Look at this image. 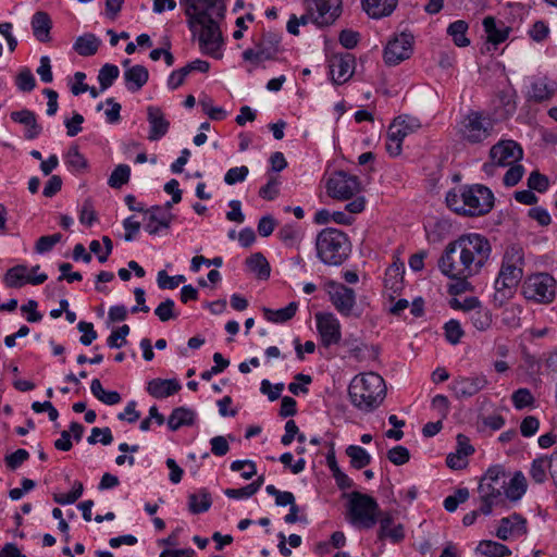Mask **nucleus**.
Wrapping results in <instances>:
<instances>
[{
	"instance_id": "f257e3e1",
	"label": "nucleus",
	"mask_w": 557,
	"mask_h": 557,
	"mask_svg": "<svg viewBox=\"0 0 557 557\" xmlns=\"http://www.w3.org/2000/svg\"><path fill=\"white\" fill-rule=\"evenodd\" d=\"M492 245L479 233L460 235L448 243L437 261L440 271L456 283L449 286V294L458 295L470 288L469 277L478 275L491 258Z\"/></svg>"
},
{
	"instance_id": "f03ea898",
	"label": "nucleus",
	"mask_w": 557,
	"mask_h": 557,
	"mask_svg": "<svg viewBox=\"0 0 557 557\" xmlns=\"http://www.w3.org/2000/svg\"><path fill=\"white\" fill-rule=\"evenodd\" d=\"M525 265L524 251L519 245H510L506 248L498 275L494 283L495 293L493 302L502 307L506 300L512 297L516 287L523 277Z\"/></svg>"
},
{
	"instance_id": "7ed1b4c3",
	"label": "nucleus",
	"mask_w": 557,
	"mask_h": 557,
	"mask_svg": "<svg viewBox=\"0 0 557 557\" xmlns=\"http://www.w3.org/2000/svg\"><path fill=\"white\" fill-rule=\"evenodd\" d=\"M351 404L359 410L370 412L377 408L386 396L383 377L374 372L356 375L348 387Z\"/></svg>"
},
{
	"instance_id": "20e7f679",
	"label": "nucleus",
	"mask_w": 557,
	"mask_h": 557,
	"mask_svg": "<svg viewBox=\"0 0 557 557\" xmlns=\"http://www.w3.org/2000/svg\"><path fill=\"white\" fill-rule=\"evenodd\" d=\"M447 206L458 214L479 216L488 213L494 206L492 191L483 185L463 187L460 194L448 191Z\"/></svg>"
},
{
	"instance_id": "39448f33",
	"label": "nucleus",
	"mask_w": 557,
	"mask_h": 557,
	"mask_svg": "<svg viewBox=\"0 0 557 557\" xmlns=\"http://www.w3.org/2000/svg\"><path fill=\"white\" fill-rule=\"evenodd\" d=\"M317 257L327 265H341L350 253L348 236L341 230L326 227L315 238Z\"/></svg>"
},
{
	"instance_id": "423d86ee",
	"label": "nucleus",
	"mask_w": 557,
	"mask_h": 557,
	"mask_svg": "<svg viewBox=\"0 0 557 557\" xmlns=\"http://www.w3.org/2000/svg\"><path fill=\"white\" fill-rule=\"evenodd\" d=\"M507 485V475L499 466L490 468L480 481L478 492L482 503L481 513L487 516L494 506L504 502L503 495Z\"/></svg>"
},
{
	"instance_id": "0eeeda50",
	"label": "nucleus",
	"mask_w": 557,
	"mask_h": 557,
	"mask_svg": "<svg viewBox=\"0 0 557 557\" xmlns=\"http://www.w3.org/2000/svg\"><path fill=\"white\" fill-rule=\"evenodd\" d=\"M382 513L377 502L372 496L360 492L349 494L348 519L351 524L371 529Z\"/></svg>"
},
{
	"instance_id": "6e6552de",
	"label": "nucleus",
	"mask_w": 557,
	"mask_h": 557,
	"mask_svg": "<svg viewBox=\"0 0 557 557\" xmlns=\"http://www.w3.org/2000/svg\"><path fill=\"white\" fill-rule=\"evenodd\" d=\"M281 35L270 30H263L258 38H253L255 48L246 49L243 52V60L249 62L253 67L259 66L263 61L273 60L280 51Z\"/></svg>"
},
{
	"instance_id": "1a4fd4ad",
	"label": "nucleus",
	"mask_w": 557,
	"mask_h": 557,
	"mask_svg": "<svg viewBox=\"0 0 557 557\" xmlns=\"http://www.w3.org/2000/svg\"><path fill=\"white\" fill-rule=\"evenodd\" d=\"M180 2L185 8L191 30H196L197 23H208L214 20V16H223L224 5L221 0H180Z\"/></svg>"
},
{
	"instance_id": "9d476101",
	"label": "nucleus",
	"mask_w": 557,
	"mask_h": 557,
	"mask_svg": "<svg viewBox=\"0 0 557 557\" xmlns=\"http://www.w3.org/2000/svg\"><path fill=\"white\" fill-rule=\"evenodd\" d=\"M523 296L540 304H550L556 296V280L548 273L529 276L522 286Z\"/></svg>"
},
{
	"instance_id": "9b49d317",
	"label": "nucleus",
	"mask_w": 557,
	"mask_h": 557,
	"mask_svg": "<svg viewBox=\"0 0 557 557\" xmlns=\"http://www.w3.org/2000/svg\"><path fill=\"white\" fill-rule=\"evenodd\" d=\"M493 131V122L481 112L471 111L461 122L460 134L462 139L470 144L485 140Z\"/></svg>"
},
{
	"instance_id": "f8f14e48",
	"label": "nucleus",
	"mask_w": 557,
	"mask_h": 557,
	"mask_svg": "<svg viewBox=\"0 0 557 557\" xmlns=\"http://www.w3.org/2000/svg\"><path fill=\"white\" fill-rule=\"evenodd\" d=\"M191 32L198 34L199 48L202 53L215 59L222 58L220 49L223 44V37L215 20H211L208 23H197L196 30Z\"/></svg>"
},
{
	"instance_id": "ddd939ff",
	"label": "nucleus",
	"mask_w": 557,
	"mask_h": 557,
	"mask_svg": "<svg viewBox=\"0 0 557 557\" xmlns=\"http://www.w3.org/2000/svg\"><path fill=\"white\" fill-rule=\"evenodd\" d=\"M523 156L521 147L513 140H502L490 150L491 162L483 165L487 174H493L495 166H509Z\"/></svg>"
},
{
	"instance_id": "4468645a",
	"label": "nucleus",
	"mask_w": 557,
	"mask_h": 557,
	"mask_svg": "<svg viewBox=\"0 0 557 557\" xmlns=\"http://www.w3.org/2000/svg\"><path fill=\"white\" fill-rule=\"evenodd\" d=\"M360 190L359 178L344 171L333 173L326 182V193L335 199H350L359 194Z\"/></svg>"
},
{
	"instance_id": "2eb2a0df",
	"label": "nucleus",
	"mask_w": 557,
	"mask_h": 557,
	"mask_svg": "<svg viewBox=\"0 0 557 557\" xmlns=\"http://www.w3.org/2000/svg\"><path fill=\"white\" fill-rule=\"evenodd\" d=\"M326 292L330 301L339 314L343 317H360V313L355 312L356 294L352 288L343 283L330 282L326 285Z\"/></svg>"
},
{
	"instance_id": "dca6fc26",
	"label": "nucleus",
	"mask_w": 557,
	"mask_h": 557,
	"mask_svg": "<svg viewBox=\"0 0 557 557\" xmlns=\"http://www.w3.org/2000/svg\"><path fill=\"white\" fill-rule=\"evenodd\" d=\"M305 7L320 27L332 25L342 14V0H305Z\"/></svg>"
},
{
	"instance_id": "f3484780",
	"label": "nucleus",
	"mask_w": 557,
	"mask_h": 557,
	"mask_svg": "<svg viewBox=\"0 0 557 557\" xmlns=\"http://www.w3.org/2000/svg\"><path fill=\"white\" fill-rule=\"evenodd\" d=\"M413 37L410 34L401 33L388 40L384 49V61L387 65L394 66L410 58L412 53Z\"/></svg>"
},
{
	"instance_id": "a211bd4d",
	"label": "nucleus",
	"mask_w": 557,
	"mask_h": 557,
	"mask_svg": "<svg viewBox=\"0 0 557 557\" xmlns=\"http://www.w3.org/2000/svg\"><path fill=\"white\" fill-rule=\"evenodd\" d=\"M317 329L325 347L336 345L341 342V323L331 312H318L314 315Z\"/></svg>"
},
{
	"instance_id": "6ab92c4d",
	"label": "nucleus",
	"mask_w": 557,
	"mask_h": 557,
	"mask_svg": "<svg viewBox=\"0 0 557 557\" xmlns=\"http://www.w3.org/2000/svg\"><path fill=\"white\" fill-rule=\"evenodd\" d=\"M355 58L351 53L335 54L330 60V74L335 84L347 82L354 74Z\"/></svg>"
},
{
	"instance_id": "aec40b11",
	"label": "nucleus",
	"mask_w": 557,
	"mask_h": 557,
	"mask_svg": "<svg viewBox=\"0 0 557 557\" xmlns=\"http://www.w3.org/2000/svg\"><path fill=\"white\" fill-rule=\"evenodd\" d=\"M145 230L150 235H157L161 230H168L174 219L172 212H168L166 209H160V206H153L149 209H145Z\"/></svg>"
},
{
	"instance_id": "412c9836",
	"label": "nucleus",
	"mask_w": 557,
	"mask_h": 557,
	"mask_svg": "<svg viewBox=\"0 0 557 557\" xmlns=\"http://www.w3.org/2000/svg\"><path fill=\"white\" fill-rule=\"evenodd\" d=\"M46 280L47 275L45 273L38 275L28 274L27 267L23 264H18L9 269L4 276L5 285L11 288H20L27 283L39 285L42 284Z\"/></svg>"
},
{
	"instance_id": "4be33fe9",
	"label": "nucleus",
	"mask_w": 557,
	"mask_h": 557,
	"mask_svg": "<svg viewBox=\"0 0 557 557\" xmlns=\"http://www.w3.org/2000/svg\"><path fill=\"white\" fill-rule=\"evenodd\" d=\"M487 385L484 375L471 377L459 376L450 384V389L457 398H468L474 396Z\"/></svg>"
},
{
	"instance_id": "5701e85b",
	"label": "nucleus",
	"mask_w": 557,
	"mask_h": 557,
	"mask_svg": "<svg viewBox=\"0 0 557 557\" xmlns=\"http://www.w3.org/2000/svg\"><path fill=\"white\" fill-rule=\"evenodd\" d=\"M528 532L527 520L519 513L503 518L496 531V536L503 541L509 537H520Z\"/></svg>"
},
{
	"instance_id": "b1692460",
	"label": "nucleus",
	"mask_w": 557,
	"mask_h": 557,
	"mask_svg": "<svg viewBox=\"0 0 557 557\" xmlns=\"http://www.w3.org/2000/svg\"><path fill=\"white\" fill-rule=\"evenodd\" d=\"M147 120L150 125L148 139L151 141L159 140L169 131L170 122L165 119L164 113L158 107L147 108Z\"/></svg>"
},
{
	"instance_id": "393cba45",
	"label": "nucleus",
	"mask_w": 557,
	"mask_h": 557,
	"mask_svg": "<svg viewBox=\"0 0 557 557\" xmlns=\"http://www.w3.org/2000/svg\"><path fill=\"white\" fill-rule=\"evenodd\" d=\"M377 521L380 522L377 532L380 541L389 539L393 543H399L405 539L403 524L398 523L393 525L394 519L389 512H383Z\"/></svg>"
},
{
	"instance_id": "a878e982",
	"label": "nucleus",
	"mask_w": 557,
	"mask_h": 557,
	"mask_svg": "<svg viewBox=\"0 0 557 557\" xmlns=\"http://www.w3.org/2000/svg\"><path fill=\"white\" fill-rule=\"evenodd\" d=\"M181 389V384L175 379H153L148 382L147 392L154 398H166Z\"/></svg>"
},
{
	"instance_id": "bb28decb",
	"label": "nucleus",
	"mask_w": 557,
	"mask_h": 557,
	"mask_svg": "<svg viewBox=\"0 0 557 557\" xmlns=\"http://www.w3.org/2000/svg\"><path fill=\"white\" fill-rule=\"evenodd\" d=\"M398 0H361L362 9L372 18L389 16L396 9Z\"/></svg>"
},
{
	"instance_id": "cd10ccee",
	"label": "nucleus",
	"mask_w": 557,
	"mask_h": 557,
	"mask_svg": "<svg viewBox=\"0 0 557 557\" xmlns=\"http://www.w3.org/2000/svg\"><path fill=\"white\" fill-rule=\"evenodd\" d=\"M421 127L419 119L411 115H399L389 125L388 131L400 139L416 133Z\"/></svg>"
},
{
	"instance_id": "c85d7f7f",
	"label": "nucleus",
	"mask_w": 557,
	"mask_h": 557,
	"mask_svg": "<svg viewBox=\"0 0 557 557\" xmlns=\"http://www.w3.org/2000/svg\"><path fill=\"white\" fill-rule=\"evenodd\" d=\"M12 121L26 126L25 138L34 139L41 133V126L37 123L33 111L23 109L11 113Z\"/></svg>"
},
{
	"instance_id": "c756f323",
	"label": "nucleus",
	"mask_w": 557,
	"mask_h": 557,
	"mask_svg": "<svg viewBox=\"0 0 557 557\" xmlns=\"http://www.w3.org/2000/svg\"><path fill=\"white\" fill-rule=\"evenodd\" d=\"M149 72L144 65H132L124 71V81L131 92H137L148 82Z\"/></svg>"
},
{
	"instance_id": "7c9ffc66",
	"label": "nucleus",
	"mask_w": 557,
	"mask_h": 557,
	"mask_svg": "<svg viewBox=\"0 0 557 557\" xmlns=\"http://www.w3.org/2000/svg\"><path fill=\"white\" fill-rule=\"evenodd\" d=\"M52 27V22L47 12L38 11L33 15L32 18V28L34 36L40 42L50 41V30Z\"/></svg>"
},
{
	"instance_id": "2f4dec72",
	"label": "nucleus",
	"mask_w": 557,
	"mask_h": 557,
	"mask_svg": "<svg viewBox=\"0 0 557 557\" xmlns=\"http://www.w3.org/2000/svg\"><path fill=\"white\" fill-rule=\"evenodd\" d=\"M196 419V412L186 407L175 408L168 419V426L171 431H176L181 426L193 425Z\"/></svg>"
},
{
	"instance_id": "473e14b6",
	"label": "nucleus",
	"mask_w": 557,
	"mask_h": 557,
	"mask_svg": "<svg viewBox=\"0 0 557 557\" xmlns=\"http://www.w3.org/2000/svg\"><path fill=\"white\" fill-rule=\"evenodd\" d=\"M100 45L101 40L96 35L87 33L76 39L73 48L79 55L90 57L97 53Z\"/></svg>"
},
{
	"instance_id": "72a5a7b5",
	"label": "nucleus",
	"mask_w": 557,
	"mask_h": 557,
	"mask_svg": "<svg viewBox=\"0 0 557 557\" xmlns=\"http://www.w3.org/2000/svg\"><path fill=\"white\" fill-rule=\"evenodd\" d=\"M404 272L405 268L403 262H393L385 272V287L392 289L394 293L400 290L403 287Z\"/></svg>"
},
{
	"instance_id": "f704fd0d",
	"label": "nucleus",
	"mask_w": 557,
	"mask_h": 557,
	"mask_svg": "<svg viewBox=\"0 0 557 557\" xmlns=\"http://www.w3.org/2000/svg\"><path fill=\"white\" fill-rule=\"evenodd\" d=\"M212 505L211 494L201 488L198 493L188 496V509L191 513L198 515L209 510Z\"/></svg>"
},
{
	"instance_id": "c9c22d12",
	"label": "nucleus",
	"mask_w": 557,
	"mask_h": 557,
	"mask_svg": "<svg viewBox=\"0 0 557 557\" xmlns=\"http://www.w3.org/2000/svg\"><path fill=\"white\" fill-rule=\"evenodd\" d=\"M527 491V480L522 472H516L507 482L504 494L510 500H518Z\"/></svg>"
},
{
	"instance_id": "e433bc0d",
	"label": "nucleus",
	"mask_w": 557,
	"mask_h": 557,
	"mask_svg": "<svg viewBox=\"0 0 557 557\" xmlns=\"http://www.w3.org/2000/svg\"><path fill=\"white\" fill-rule=\"evenodd\" d=\"M483 26L487 35V40L494 45L505 41L508 37L509 28L504 25L503 27H498L493 16H486L483 20Z\"/></svg>"
},
{
	"instance_id": "4c0bfd02",
	"label": "nucleus",
	"mask_w": 557,
	"mask_h": 557,
	"mask_svg": "<svg viewBox=\"0 0 557 557\" xmlns=\"http://www.w3.org/2000/svg\"><path fill=\"white\" fill-rule=\"evenodd\" d=\"M277 236L286 247L298 248L302 239V232L298 225L285 224L277 232Z\"/></svg>"
},
{
	"instance_id": "58836bf2",
	"label": "nucleus",
	"mask_w": 557,
	"mask_h": 557,
	"mask_svg": "<svg viewBox=\"0 0 557 557\" xmlns=\"http://www.w3.org/2000/svg\"><path fill=\"white\" fill-rule=\"evenodd\" d=\"M246 264L248 269L258 276V278H269L271 268L265 257L261 252H256L247 258Z\"/></svg>"
},
{
	"instance_id": "ea45409f",
	"label": "nucleus",
	"mask_w": 557,
	"mask_h": 557,
	"mask_svg": "<svg viewBox=\"0 0 557 557\" xmlns=\"http://www.w3.org/2000/svg\"><path fill=\"white\" fill-rule=\"evenodd\" d=\"M298 305L297 302H289L285 308L278 310H272L269 308H263L264 318L273 323H284L290 320L297 311Z\"/></svg>"
},
{
	"instance_id": "a19ab883",
	"label": "nucleus",
	"mask_w": 557,
	"mask_h": 557,
	"mask_svg": "<svg viewBox=\"0 0 557 557\" xmlns=\"http://www.w3.org/2000/svg\"><path fill=\"white\" fill-rule=\"evenodd\" d=\"M476 552L487 557H505L511 554L506 545L494 541H481L476 546Z\"/></svg>"
},
{
	"instance_id": "79ce46f5",
	"label": "nucleus",
	"mask_w": 557,
	"mask_h": 557,
	"mask_svg": "<svg viewBox=\"0 0 557 557\" xmlns=\"http://www.w3.org/2000/svg\"><path fill=\"white\" fill-rule=\"evenodd\" d=\"M346 455L350 458L351 467L358 470L371 462V456L363 447L358 445H349L346 448Z\"/></svg>"
},
{
	"instance_id": "37998d69",
	"label": "nucleus",
	"mask_w": 557,
	"mask_h": 557,
	"mask_svg": "<svg viewBox=\"0 0 557 557\" xmlns=\"http://www.w3.org/2000/svg\"><path fill=\"white\" fill-rule=\"evenodd\" d=\"M468 23L458 20L453 22L448 28L447 34L453 38V41L458 47H467L470 44V40L467 37Z\"/></svg>"
},
{
	"instance_id": "c03bdc74",
	"label": "nucleus",
	"mask_w": 557,
	"mask_h": 557,
	"mask_svg": "<svg viewBox=\"0 0 557 557\" xmlns=\"http://www.w3.org/2000/svg\"><path fill=\"white\" fill-rule=\"evenodd\" d=\"M469 319L472 325L479 331H486L492 324V313L482 306L472 311Z\"/></svg>"
},
{
	"instance_id": "a18cd8bd",
	"label": "nucleus",
	"mask_w": 557,
	"mask_h": 557,
	"mask_svg": "<svg viewBox=\"0 0 557 557\" xmlns=\"http://www.w3.org/2000/svg\"><path fill=\"white\" fill-rule=\"evenodd\" d=\"M120 70L116 65L107 63L104 64L98 74V81L100 89L103 91L112 86L113 82L119 77Z\"/></svg>"
},
{
	"instance_id": "49530a36",
	"label": "nucleus",
	"mask_w": 557,
	"mask_h": 557,
	"mask_svg": "<svg viewBox=\"0 0 557 557\" xmlns=\"http://www.w3.org/2000/svg\"><path fill=\"white\" fill-rule=\"evenodd\" d=\"M547 469L550 470V457L534 459L530 469L532 480L536 483H543L547 478Z\"/></svg>"
},
{
	"instance_id": "de8ad7c7",
	"label": "nucleus",
	"mask_w": 557,
	"mask_h": 557,
	"mask_svg": "<svg viewBox=\"0 0 557 557\" xmlns=\"http://www.w3.org/2000/svg\"><path fill=\"white\" fill-rule=\"evenodd\" d=\"M131 176V168L126 164L117 165L111 173L108 184L112 188H121L128 183Z\"/></svg>"
},
{
	"instance_id": "09e8293b",
	"label": "nucleus",
	"mask_w": 557,
	"mask_h": 557,
	"mask_svg": "<svg viewBox=\"0 0 557 557\" xmlns=\"http://www.w3.org/2000/svg\"><path fill=\"white\" fill-rule=\"evenodd\" d=\"M65 162L69 168L76 172H81L87 168V160L79 152L77 146H72L65 154Z\"/></svg>"
},
{
	"instance_id": "8fccbe9b",
	"label": "nucleus",
	"mask_w": 557,
	"mask_h": 557,
	"mask_svg": "<svg viewBox=\"0 0 557 557\" xmlns=\"http://www.w3.org/2000/svg\"><path fill=\"white\" fill-rule=\"evenodd\" d=\"M511 400L516 409L521 410L525 407H532L534 405V397L530 389L518 388L511 395Z\"/></svg>"
},
{
	"instance_id": "3c124183",
	"label": "nucleus",
	"mask_w": 557,
	"mask_h": 557,
	"mask_svg": "<svg viewBox=\"0 0 557 557\" xmlns=\"http://www.w3.org/2000/svg\"><path fill=\"white\" fill-rule=\"evenodd\" d=\"M16 86L21 91L29 92L36 87V81L28 67H24L16 76Z\"/></svg>"
},
{
	"instance_id": "603ef678",
	"label": "nucleus",
	"mask_w": 557,
	"mask_h": 557,
	"mask_svg": "<svg viewBox=\"0 0 557 557\" xmlns=\"http://www.w3.org/2000/svg\"><path fill=\"white\" fill-rule=\"evenodd\" d=\"M129 334V326L124 324L114 330L107 339L110 348H120L126 343V336Z\"/></svg>"
},
{
	"instance_id": "864d4df0",
	"label": "nucleus",
	"mask_w": 557,
	"mask_h": 557,
	"mask_svg": "<svg viewBox=\"0 0 557 557\" xmlns=\"http://www.w3.org/2000/svg\"><path fill=\"white\" fill-rule=\"evenodd\" d=\"M185 281L184 275L170 276L164 270L158 273V285L162 289H174Z\"/></svg>"
},
{
	"instance_id": "5fc2aeb1",
	"label": "nucleus",
	"mask_w": 557,
	"mask_h": 557,
	"mask_svg": "<svg viewBox=\"0 0 557 557\" xmlns=\"http://www.w3.org/2000/svg\"><path fill=\"white\" fill-rule=\"evenodd\" d=\"M387 458L395 466H403L409 461L410 453L405 446L398 445L387 451Z\"/></svg>"
},
{
	"instance_id": "6e6d98bb",
	"label": "nucleus",
	"mask_w": 557,
	"mask_h": 557,
	"mask_svg": "<svg viewBox=\"0 0 557 557\" xmlns=\"http://www.w3.org/2000/svg\"><path fill=\"white\" fill-rule=\"evenodd\" d=\"M529 95L535 101H543L552 96V90L544 81L540 79L532 84Z\"/></svg>"
},
{
	"instance_id": "4d7b16f0",
	"label": "nucleus",
	"mask_w": 557,
	"mask_h": 557,
	"mask_svg": "<svg viewBox=\"0 0 557 557\" xmlns=\"http://www.w3.org/2000/svg\"><path fill=\"white\" fill-rule=\"evenodd\" d=\"M445 336L446 339L453 344L456 345L460 342V338L463 335V331L461 329L460 323L457 320H450L448 321L445 326Z\"/></svg>"
},
{
	"instance_id": "13d9d810",
	"label": "nucleus",
	"mask_w": 557,
	"mask_h": 557,
	"mask_svg": "<svg viewBox=\"0 0 557 557\" xmlns=\"http://www.w3.org/2000/svg\"><path fill=\"white\" fill-rule=\"evenodd\" d=\"M248 173L249 169L246 165L231 168L224 175V182L227 185L244 182Z\"/></svg>"
},
{
	"instance_id": "bf43d9fd",
	"label": "nucleus",
	"mask_w": 557,
	"mask_h": 557,
	"mask_svg": "<svg viewBox=\"0 0 557 557\" xmlns=\"http://www.w3.org/2000/svg\"><path fill=\"white\" fill-rule=\"evenodd\" d=\"M87 441L90 445H95L98 442H101L103 445H110L113 441V436L109 428H94Z\"/></svg>"
},
{
	"instance_id": "052dcab7",
	"label": "nucleus",
	"mask_w": 557,
	"mask_h": 557,
	"mask_svg": "<svg viewBox=\"0 0 557 557\" xmlns=\"http://www.w3.org/2000/svg\"><path fill=\"white\" fill-rule=\"evenodd\" d=\"M231 470L232 471H242L243 470L242 476L245 480L251 479L257 473L256 463L251 460L233 461L231 465Z\"/></svg>"
},
{
	"instance_id": "680f3d73",
	"label": "nucleus",
	"mask_w": 557,
	"mask_h": 557,
	"mask_svg": "<svg viewBox=\"0 0 557 557\" xmlns=\"http://www.w3.org/2000/svg\"><path fill=\"white\" fill-rule=\"evenodd\" d=\"M61 238L62 235L60 233L39 237L35 247L36 251L38 253L50 251L53 248V246L61 240Z\"/></svg>"
},
{
	"instance_id": "e2e57ef3",
	"label": "nucleus",
	"mask_w": 557,
	"mask_h": 557,
	"mask_svg": "<svg viewBox=\"0 0 557 557\" xmlns=\"http://www.w3.org/2000/svg\"><path fill=\"white\" fill-rule=\"evenodd\" d=\"M284 389L283 383H277L275 385H272L269 380H262L260 392L268 396L270 401H274L280 398L282 392Z\"/></svg>"
},
{
	"instance_id": "0e129e2a",
	"label": "nucleus",
	"mask_w": 557,
	"mask_h": 557,
	"mask_svg": "<svg viewBox=\"0 0 557 557\" xmlns=\"http://www.w3.org/2000/svg\"><path fill=\"white\" fill-rule=\"evenodd\" d=\"M280 181L271 176L268 183L259 189V196L265 200H273L278 195Z\"/></svg>"
},
{
	"instance_id": "69168bd1",
	"label": "nucleus",
	"mask_w": 557,
	"mask_h": 557,
	"mask_svg": "<svg viewBox=\"0 0 557 557\" xmlns=\"http://www.w3.org/2000/svg\"><path fill=\"white\" fill-rule=\"evenodd\" d=\"M174 306L175 304L172 299H165L156 308L154 313L160 319V321H169L170 319L176 317L174 314Z\"/></svg>"
},
{
	"instance_id": "338daca9",
	"label": "nucleus",
	"mask_w": 557,
	"mask_h": 557,
	"mask_svg": "<svg viewBox=\"0 0 557 557\" xmlns=\"http://www.w3.org/2000/svg\"><path fill=\"white\" fill-rule=\"evenodd\" d=\"M77 329L83 333L79 338L83 345L88 346L97 338V332L95 331L92 323L81 321L77 324Z\"/></svg>"
},
{
	"instance_id": "774afa93",
	"label": "nucleus",
	"mask_w": 557,
	"mask_h": 557,
	"mask_svg": "<svg viewBox=\"0 0 557 557\" xmlns=\"http://www.w3.org/2000/svg\"><path fill=\"white\" fill-rule=\"evenodd\" d=\"M530 189L543 193L548 187V178L537 171H533L528 178Z\"/></svg>"
}]
</instances>
